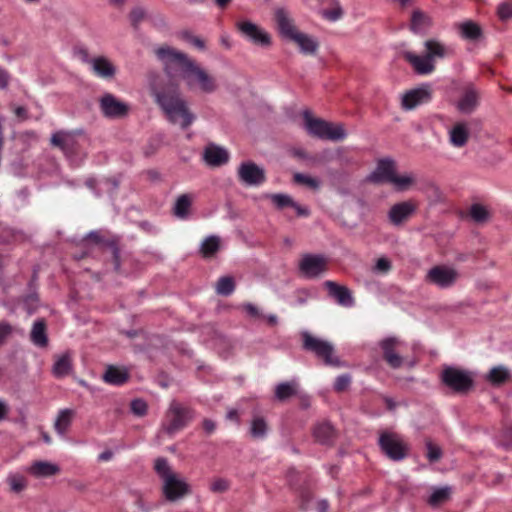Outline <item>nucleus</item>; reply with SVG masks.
I'll use <instances>...</instances> for the list:
<instances>
[{"instance_id":"nucleus-1","label":"nucleus","mask_w":512,"mask_h":512,"mask_svg":"<svg viewBox=\"0 0 512 512\" xmlns=\"http://www.w3.org/2000/svg\"><path fill=\"white\" fill-rule=\"evenodd\" d=\"M156 55L163 62L168 74H171L174 69H179L182 78L190 88H199L205 93L216 90L215 78L187 54L170 46H163L156 50Z\"/></svg>"},{"instance_id":"nucleus-2","label":"nucleus","mask_w":512,"mask_h":512,"mask_svg":"<svg viewBox=\"0 0 512 512\" xmlns=\"http://www.w3.org/2000/svg\"><path fill=\"white\" fill-rule=\"evenodd\" d=\"M153 95L171 123L187 129L194 122L196 117L182 98L178 85L171 83L161 88H154Z\"/></svg>"},{"instance_id":"nucleus-3","label":"nucleus","mask_w":512,"mask_h":512,"mask_svg":"<svg viewBox=\"0 0 512 512\" xmlns=\"http://www.w3.org/2000/svg\"><path fill=\"white\" fill-rule=\"evenodd\" d=\"M154 470L161 480V492L166 501L177 502L191 495V485L171 467L166 458L155 459Z\"/></svg>"},{"instance_id":"nucleus-4","label":"nucleus","mask_w":512,"mask_h":512,"mask_svg":"<svg viewBox=\"0 0 512 512\" xmlns=\"http://www.w3.org/2000/svg\"><path fill=\"white\" fill-rule=\"evenodd\" d=\"M367 180L373 184L390 183L398 191H404L413 183L408 176H398L395 162L390 158H383L377 162L375 170L368 176Z\"/></svg>"},{"instance_id":"nucleus-5","label":"nucleus","mask_w":512,"mask_h":512,"mask_svg":"<svg viewBox=\"0 0 512 512\" xmlns=\"http://www.w3.org/2000/svg\"><path fill=\"white\" fill-rule=\"evenodd\" d=\"M303 120L305 129L313 137L332 141H339L346 137L342 125H333L320 118H314L308 110L303 112Z\"/></svg>"},{"instance_id":"nucleus-6","label":"nucleus","mask_w":512,"mask_h":512,"mask_svg":"<svg viewBox=\"0 0 512 512\" xmlns=\"http://www.w3.org/2000/svg\"><path fill=\"white\" fill-rule=\"evenodd\" d=\"M449 49L436 39L426 40L418 54V75H429L435 70L436 62L445 58Z\"/></svg>"},{"instance_id":"nucleus-7","label":"nucleus","mask_w":512,"mask_h":512,"mask_svg":"<svg viewBox=\"0 0 512 512\" xmlns=\"http://www.w3.org/2000/svg\"><path fill=\"white\" fill-rule=\"evenodd\" d=\"M378 445L381 452L392 461H402L409 454L408 443L400 434L392 431H381Z\"/></svg>"},{"instance_id":"nucleus-8","label":"nucleus","mask_w":512,"mask_h":512,"mask_svg":"<svg viewBox=\"0 0 512 512\" xmlns=\"http://www.w3.org/2000/svg\"><path fill=\"white\" fill-rule=\"evenodd\" d=\"M193 419V410L172 401L162 423L163 430L170 436L183 430Z\"/></svg>"},{"instance_id":"nucleus-9","label":"nucleus","mask_w":512,"mask_h":512,"mask_svg":"<svg viewBox=\"0 0 512 512\" xmlns=\"http://www.w3.org/2000/svg\"><path fill=\"white\" fill-rule=\"evenodd\" d=\"M302 340L303 349L313 353L326 366H340V360L334 355V346L330 342L314 337L308 332L302 333Z\"/></svg>"},{"instance_id":"nucleus-10","label":"nucleus","mask_w":512,"mask_h":512,"mask_svg":"<svg viewBox=\"0 0 512 512\" xmlns=\"http://www.w3.org/2000/svg\"><path fill=\"white\" fill-rule=\"evenodd\" d=\"M460 278V272L449 265H436L428 270L425 281L441 289L451 288Z\"/></svg>"},{"instance_id":"nucleus-11","label":"nucleus","mask_w":512,"mask_h":512,"mask_svg":"<svg viewBox=\"0 0 512 512\" xmlns=\"http://www.w3.org/2000/svg\"><path fill=\"white\" fill-rule=\"evenodd\" d=\"M236 28L240 35L253 45L267 48L272 43L270 34L249 20L238 21Z\"/></svg>"},{"instance_id":"nucleus-12","label":"nucleus","mask_w":512,"mask_h":512,"mask_svg":"<svg viewBox=\"0 0 512 512\" xmlns=\"http://www.w3.org/2000/svg\"><path fill=\"white\" fill-rule=\"evenodd\" d=\"M443 383L456 392H465L473 384L472 374L455 367H447L442 372Z\"/></svg>"},{"instance_id":"nucleus-13","label":"nucleus","mask_w":512,"mask_h":512,"mask_svg":"<svg viewBox=\"0 0 512 512\" xmlns=\"http://www.w3.org/2000/svg\"><path fill=\"white\" fill-rule=\"evenodd\" d=\"M327 269V259L322 255L305 254L300 263L299 270L307 278H316Z\"/></svg>"},{"instance_id":"nucleus-14","label":"nucleus","mask_w":512,"mask_h":512,"mask_svg":"<svg viewBox=\"0 0 512 512\" xmlns=\"http://www.w3.org/2000/svg\"><path fill=\"white\" fill-rule=\"evenodd\" d=\"M380 347L383 352V359L392 368H399L402 365L403 358L400 355L402 352V343L395 337H390L380 342Z\"/></svg>"},{"instance_id":"nucleus-15","label":"nucleus","mask_w":512,"mask_h":512,"mask_svg":"<svg viewBox=\"0 0 512 512\" xmlns=\"http://www.w3.org/2000/svg\"><path fill=\"white\" fill-rule=\"evenodd\" d=\"M238 177L241 182L249 186H259L266 180L265 172L253 162H243L238 168Z\"/></svg>"},{"instance_id":"nucleus-16","label":"nucleus","mask_w":512,"mask_h":512,"mask_svg":"<svg viewBox=\"0 0 512 512\" xmlns=\"http://www.w3.org/2000/svg\"><path fill=\"white\" fill-rule=\"evenodd\" d=\"M100 109L103 115L108 118H121L128 113L129 107L114 95L107 93L100 99Z\"/></svg>"},{"instance_id":"nucleus-17","label":"nucleus","mask_w":512,"mask_h":512,"mask_svg":"<svg viewBox=\"0 0 512 512\" xmlns=\"http://www.w3.org/2000/svg\"><path fill=\"white\" fill-rule=\"evenodd\" d=\"M324 287L328 291V295L333 298L337 304L343 307H352L355 304V299L349 288L338 283L327 280L324 282Z\"/></svg>"},{"instance_id":"nucleus-18","label":"nucleus","mask_w":512,"mask_h":512,"mask_svg":"<svg viewBox=\"0 0 512 512\" xmlns=\"http://www.w3.org/2000/svg\"><path fill=\"white\" fill-rule=\"evenodd\" d=\"M479 97V91L473 85L466 86L457 102L458 110L464 114L472 113L478 106Z\"/></svg>"},{"instance_id":"nucleus-19","label":"nucleus","mask_w":512,"mask_h":512,"mask_svg":"<svg viewBox=\"0 0 512 512\" xmlns=\"http://www.w3.org/2000/svg\"><path fill=\"white\" fill-rule=\"evenodd\" d=\"M452 493L453 488L449 485L441 487L432 486L424 500L430 507L439 508L450 500Z\"/></svg>"},{"instance_id":"nucleus-20","label":"nucleus","mask_w":512,"mask_h":512,"mask_svg":"<svg viewBox=\"0 0 512 512\" xmlns=\"http://www.w3.org/2000/svg\"><path fill=\"white\" fill-rule=\"evenodd\" d=\"M275 20L281 35L291 41L300 32L284 9H278L275 12Z\"/></svg>"},{"instance_id":"nucleus-21","label":"nucleus","mask_w":512,"mask_h":512,"mask_svg":"<svg viewBox=\"0 0 512 512\" xmlns=\"http://www.w3.org/2000/svg\"><path fill=\"white\" fill-rule=\"evenodd\" d=\"M90 65L93 74L99 78L109 80L116 74V67L105 56L93 58Z\"/></svg>"},{"instance_id":"nucleus-22","label":"nucleus","mask_w":512,"mask_h":512,"mask_svg":"<svg viewBox=\"0 0 512 512\" xmlns=\"http://www.w3.org/2000/svg\"><path fill=\"white\" fill-rule=\"evenodd\" d=\"M85 240L91 241L98 245L108 246L112 249V256H113V264L114 269L116 272L120 271V254L119 249L116 246L115 242L113 240H110L106 238L101 232L99 231H92L90 232Z\"/></svg>"},{"instance_id":"nucleus-23","label":"nucleus","mask_w":512,"mask_h":512,"mask_svg":"<svg viewBox=\"0 0 512 512\" xmlns=\"http://www.w3.org/2000/svg\"><path fill=\"white\" fill-rule=\"evenodd\" d=\"M203 157L208 165L214 167L226 164L229 160L228 152L214 144H209L206 146Z\"/></svg>"},{"instance_id":"nucleus-24","label":"nucleus","mask_w":512,"mask_h":512,"mask_svg":"<svg viewBox=\"0 0 512 512\" xmlns=\"http://www.w3.org/2000/svg\"><path fill=\"white\" fill-rule=\"evenodd\" d=\"M415 206L410 202L395 204L389 211V220L393 225H401L413 214Z\"/></svg>"},{"instance_id":"nucleus-25","label":"nucleus","mask_w":512,"mask_h":512,"mask_svg":"<svg viewBox=\"0 0 512 512\" xmlns=\"http://www.w3.org/2000/svg\"><path fill=\"white\" fill-rule=\"evenodd\" d=\"M51 145L58 147L65 155L69 156L75 149L76 142L70 133L58 131L52 134Z\"/></svg>"},{"instance_id":"nucleus-26","label":"nucleus","mask_w":512,"mask_h":512,"mask_svg":"<svg viewBox=\"0 0 512 512\" xmlns=\"http://www.w3.org/2000/svg\"><path fill=\"white\" fill-rule=\"evenodd\" d=\"M27 472L36 478H45L58 474L60 468L56 464L39 460L33 462Z\"/></svg>"},{"instance_id":"nucleus-27","label":"nucleus","mask_w":512,"mask_h":512,"mask_svg":"<svg viewBox=\"0 0 512 512\" xmlns=\"http://www.w3.org/2000/svg\"><path fill=\"white\" fill-rule=\"evenodd\" d=\"M31 342L40 348H45L48 345V335H47V324L45 319L40 318L36 320L33 324L31 333H30Z\"/></svg>"},{"instance_id":"nucleus-28","label":"nucleus","mask_w":512,"mask_h":512,"mask_svg":"<svg viewBox=\"0 0 512 512\" xmlns=\"http://www.w3.org/2000/svg\"><path fill=\"white\" fill-rule=\"evenodd\" d=\"M270 199L278 209L292 207L296 210L299 216H308L309 210L297 204L289 195L286 194H271Z\"/></svg>"},{"instance_id":"nucleus-29","label":"nucleus","mask_w":512,"mask_h":512,"mask_svg":"<svg viewBox=\"0 0 512 512\" xmlns=\"http://www.w3.org/2000/svg\"><path fill=\"white\" fill-rule=\"evenodd\" d=\"M469 138V127L465 122L456 123L449 131V139L454 147H463Z\"/></svg>"},{"instance_id":"nucleus-30","label":"nucleus","mask_w":512,"mask_h":512,"mask_svg":"<svg viewBox=\"0 0 512 512\" xmlns=\"http://www.w3.org/2000/svg\"><path fill=\"white\" fill-rule=\"evenodd\" d=\"M74 417L75 411L73 409L66 408L60 410L54 422L55 431L61 436L65 435L71 426Z\"/></svg>"},{"instance_id":"nucleus-31","label":"nucleus","mask_w":512,"mask_h":512,"mask_svg":"<svg viewBox=\"0 0 512 512\" xmlns=\"http://www.w3.org/2000/svg\"><path fill=\"white\" fill-rule=\"evenodd\" d=\"M292 41L299 46L302 53L307 55H314L319 48L316 39L302 32H299Z\"/></svg>"},{"instance_id":"nucleus-32","label":"nucleus","mask_w":512,"mask_h":512,"mask_svg":"<svg viewBox=\"0 0 512 512\" xmlns=\"http://www.w3.org/2000/svg\"><path fill=\"white\" fill-rule=\"evenodd\" d=\"M269 431V426L266 419L260 415H254L250 428L249 434L253 439H264Z\"/></svg>"},{"instance_id":"nucleus-33","label":"nucleus","mask_w":512,"mask_h":512,"mask_svg":"<svg viewBox=\"0 0 512 512\" xmlns=\"http://www.w3.org/2000/svg\"><path fill=\"white\" fill-rule=\"evenodd\" d=\"M72 370V358L69 352L60 356L53 365V373L56 377H65Z\"/></svg>"},{"instance_id":"nucleus-34","label":"nucleus","mask_w":512,"mask_h":512,"mask_svg":"<svg viewBox=\"0 0 512 512\" xmlns=\"http://www.w3.org/2000/svg\"><path fill=\"white\" fill-rule=\"evenodd\" d=\"M103 379L106 383L113 385H121L128 380V374L117 367L110 366L106 370Z\"/></svg>"},{"instance_id":"nucleus-35","label":"nucleus","mask_w":512,"mask_h":512,"mask_svg":"<svg viewBox=\"0 0 512 512\" xmlns=\"http://www.w3.org/2000/svg\"><path fill=\"white\" fill-rule=\"evenodd\" d=\"M6 483L9 485L10 492L16 494L23 492L28 486L27 478L19 473H10Z\"/></svg>"},{"instance_id":"nucleus-36","label":"nucleus","mask_w":512,"mask_h":512,"mask_svg":"<svg viewBox=\"0 0 512 512\" xmlns=\"http://www.w3.org/2000/svg\"><path fill=\"white\" fill-rule=\"evenodd\" d=\"M296 393L297 383L295 381L280 383L275 388V397L279 401H285L286 399L294 396Z\"/></svg>"},{"instance_id":"nucleus-37","label":"nucleus","mask_w":512,"mask_h":512,"mask_svg":"<svg viewBox=\"0 0 512 512\" xmlns=\"http://www.w3.org/2000/svg\"><path fill=\"white\" fill-rule=\"evenodd\" d=\"M510 376V372L509 370L503 366V365H499V366H495L493 367L486 379L492 383L493 385H500L502 383H504Z\"/></svg>"},{"instance_id":"nucleus-38","label":"nucleus","mask_w":512,"mask_h":512,"mask_svg":"<svg viewBox=\"0 0 512 512\" xmlns=\"http://www.w3.org/2000/svg\"><path fill=\"white\" fill-rule=\"evenodd\" d=\"M220 247V239L217 236L207 237L201 245L203 257L210 258L216 254Z\"/></svg>"},{"instance_id":"nucleus-39","label":"nucleus","mask_w":512,"mask_h":512,"mask_svg":"<svg viewBox=\"0 0 512 512\" xmlns=\"http://www.w3.org/2000/svg\"><path fill=\"white\" fill-rule=\"evenodd\" d=\"M314 436L318 442L326 444L333 437V427L329 423L318 424L314 429Z\"/></svg>"},{"instance_id":"nucleus-40","label":"nucleus","mask_w":512,"mask_h":512,"mask_svg":"<svg viewBox=\"0 0 512 512\" xmlns=\"http://www.w3.org/2000/svg\"><path fill=\"white\" fill-rule=\"evenodd\" d=\"M235 290L234 279L230 276H223L219 278L216 285V292L222 296H229Z\"/></svg>"},{"instance_id":"nucleus-41","label":"nucleus","mask_w":512,"mask_h":512,"mask_svg":"<svg viewBox=\"0 0 512 512\" xmlns=\"http://www.w3.org/2000/svg\"><path fill=\"white\" fill-rule=\"evenodd\" d=\"M459 28L462 36L466 39L475 40L481 34L480 27L472 21L461 23Z\"/></svg>"},{"instance_id":"nucleus-42","label":"nucleus","mask_w":512,"mask_h":512,"mask_svg":"<svg viewBox=\"0 0 512 512\" xmlns=\"http://www.w3.org/2000/svg\"><path fill=\"white\" fill-rule=\"evenodd\" d=\"M191 206V198L187 194L179 196L174 206V214L177 217L184 218L187 216Z\"/></svg>"},{"instance_id":"nucleus-43","label":"nucleus","mask_w":512,"mask_h":512,"mask_svg":"<svg viewBox=\"0 0 512 512\" xmlns=\"http://www.w3.org/2000/svg\"><path fill=\"white\" fill-rule=\"evenodd\" d=\"M425 457L429 463H436L442 458L441 448L432 441L425 443Z\"/></svg>"},{"instance_id":"nucleus-44","label":"nucleus","mask_w":512,"mask_h":512,"mask_svg":"<svg viewBox=\"0 0 512 512\" xmlns=\"http://www.w3.org/2000/svg\"><path fill=\"white\" fill-rule=\"evenodd\" d=\"M432 85L430 83H422L418 85V105L428 103L432 98Z\"/></svg>"},{"instance_id":"nucleus-45","label":"nucleus","mask_w":512,"mask_h":512,"mask_svg":"<svg viewBox=\"0 0 512 512\" xmlns=\"http://www.w3.org/2000/svg\"><path fill=\"white\" fill-rule=\"evenodd\" d=\"M294 181L298 184L306 185L314 190L318 189L320 186V183L316 178H313L302 173H296L294 175Z\"/></svg>"},{"instance_id":"nucleus-46","label":"nucleus","mask_w":512,"mask_h":512,"mask_svg":"<svg viewBox=\"0 0 512 512\" xmlns=\"http://www.w3.org/2000/svg\"><path fill=\"white\" fill-rule=\"evenodd\" d=\"M470 215L476 222H484L488 218L487 209L479 204H475L471 207Z\"/></svg>"},{"instance_id":"nucleus-47","label":"nucleus","mask_w":512,"mask_h":512,"mask_svg":"<svg viewBox=\"0 0 512 512\" xmlns=\"http://www.w3.org/2000/svg\"><path fill=\"white\" fill-rule=\"evenodd\" d=\"M401 106L404 110H412L416 107V88L410 89L404 94Z\"/></svg>"},{"instance_id":"nucleus-48","label":"nucleus","mask_w":512,"mask_h":512,"mask_svg":"<svg viewBox=\"0 0 512 512\" xmlns=\"http://www.w3.org/2000/svg\"><path fill=\"white\" fill-rule=\"evenodd\" d=\"M132 413L136 416L142 417L146 415L148 410L147 403L142 399H134L130 404Z\"/></svg>"},{"instance_id":"nucleus-49","label":"nucleus","mask_w":512,"mask_h":512,"mask_svg":"<svg viewBox=\"0 0 512 512\" xmlns=\"http://www.w3.org/2000/svg\"><path fill=\"white\" fill-rule=\"evenodd\" d=\"M422 193L428 198L430 202H437L440 200L441 194L439 189L433 184H427L421 188Z\"/></svg>"},{"instance_id":"nucleus-50","label":"nucleus","mask_w":512,"mask_h":512,"mask_svg":"<svg viewBox=\"0 0 512 512\" xmlns=\"http://www.w3.org/2000/svg\"><path fill=\"white\" fill-rule=\"evenodd\" d=\"M230 488V482L224 478H215L210 484L213 493H223Z\"/></svg>"},{"instance_id":"nucleus-51","label":"nucleus","mask_w":512,"mask_h":512,"mask_svg":"<svg viewBox=\"0 0 512 512\" xmlns=\"http://www.w3.org/2000/svg\"><path fill=\"white\" fill-rule=\"evenodd\" d=\"M181 37L183 40L191 43L199 50L205 49V42L200 37L193 35L190 31H183L181 33Z\"/></svg>"},{"instance_id":"nucleus-52","label":"nucleus","mask_w":512,"mask_h":512,"mask_svg":"<svg viewBox=\"0 0 512 512\" xmlns=\"http://www.w3.org/2000/svg\"><path fill=\"white\" fill-rule=\"evenodd\" d=\"M343 15V10L339 5H336L330 9H324L322 11V16L328 21L335 22L339 20Z\"/></svg>"},{"instance_id":"nucleus-53","label":"nucleus","mask_w":512,"mask_h":512,"mask_svg":"<svg viewBox=\"0 0 512 512\" xmlns=\"http://www.w3.org/2000/svg\"><path fill=\"white\" fill-rule=\"evenodd\" d=\"M351 383V377L347 374L340 375L336 378L334 383V390L337 392L345 391Z\"/></svg>"},{"instance_id":"nucleus-54","label":"nucleus","mask_w":512,"mask_h":512,"mask_svg":"<svg viewBox=\"0 0 512 512\" xmlns=\"http://www.w3.org/2000/svg\"><path fill=\"white\" fill-rule=\"evenodd\" d=\"M497 14H498V17L502 21H506V20L511 19L512 18V4L506 3V2L501 3L498 6Z\"/></svg>"},{"instance_id":"nucleus-55","label":"nucleus","mask_w":512,"mask_h":512,"mask_svg":"<svg viewBox=\"0 0 512 512\" xmlns=\"http://www.w3.org/2000/svg\"><path fill=\"white\" fill-rule=\"evenodd\" d=\"M242 310L247 313V315L251 318H261L263 314L260 312L259 308L252 303H245L242 306Z\"/></svg>"},{"instance_id":"nucleus-56","label":"nucleus","mask_w":512,"mask_h":512,"mask_svg":"<svg viewBox=\"0 0 512 512\" xmlns=\"http://www.w3.org/2000/svg\"><path fill=\"white\" fill-rule=\"evenodd\" d=\"M499 444L506 448L512 447V428L505 429L502 432Z\"/></svg>"},{"instance_id":"nucleus-57","label":"nucleus","mask_w":512,"mask_h":512,"mask_svg":"<svg viewBox=\"0 0 512 512\" xmlns=\"http://www.w3.org/2000/svg\"><path fill=\"white\" fill-rule=\"evenodd\" d=\"M12 333V326L7 322H0V345H2L6 338Z\"/></svg>"},{"instance_id":"nucleus-58","label":"nucleus","mask_w":512,"mask_h":512,"mask_svg":"<svg viewBox=\"0 0 512 512\" xmlns=\"http://www.w3.org/2000/svg\"><path fill=\"white\" fill-rule=\"evenodd\" d=\"M144 18V11L141 8H135L130 13V20L133 26H137Z\"/></svg>"},{"instance_id":"nucleus-59","label":"nucleus","mask_w":512,"mask_h":512,"mask_svg":"<svg viewBox=\"0 0 512 512\" xmlns=\"http://www.w3.org/2000/svg\"><path fill=\"white\" fill-rule=\"evenodd\" d=\"M391 269V263L386 258H379L375 265V270L382 273H387Z\"/></svg>"},{"instance_id":"nucleus-60","label":"nucleus","mask_w":512,"mask_h":512,"mask_svg":"<svg viewBox=\"0 0 512 512\" xmlns=\"http://www.w3.org/2000/svg\"><path fill=\"white\" fill-rule=\"evenodd\" d=\"M431 25V19L427 15L418 11V32L421 30H425Z\"/></svg>"},{"instance_id":"nucleus-61","label":"nucleus","mask_w":512,"mask_h":512,"mask_svg":"<svg viewBox=\"0 0 512 512\" xmlns=\"http://www.w3.org/2000/svg\"><path fill=\"white\" fill-rule=\"evenodd\" d=\"M9 81H10L9 72L6 69L0 67V89L7 88Z\"/></svg>"},{"instance_id":"nucleus-62","label":"nucleus","mask_w":512,"mask_h":512,"mask_svg":"<svg viewBox=\"0 0 512 512\" xmlns=\"http://www.w3.org/2000/svg\"><path fill=\"white\" fill-rule=\"evenodd\" d=\"M300 497H301V508L303 510L307 509V506H308V503L310 502V500L312 499V494L310 491L308 490H302L300 492Z\"/></svg>"},{"instance_id":"nucleus-63","label":"nucleus","mask_w":512,"mask_h":512,"mask_svg":"<svg viewBox=\"0 0 512 512\" xmlns=\"http://www.w3.org/2000/svg\"><path fill=\"white\" fill-rule=\"evenodd\" d=\"M203 429L208 433V434H211L215 431L216 429V424L214 421L210 420V419H204L203 421Z\"/></svg>"},{"instance_id":"nucleus-64","label":"nucleus","mask_w":512,"mask_h":512,"mask_svg":"<svg viewBox=\"0 0 512 512\" xmlns=\"http://www.w3.org/2000/svg\"><path fill=\"white\" fill-rule=\"evenodd\" d=\"M78 56L81 59L82 62L91 64V61L93 58H90L89 52L85 48H81L78 50Z\"/></svg>"}]
</instances>
